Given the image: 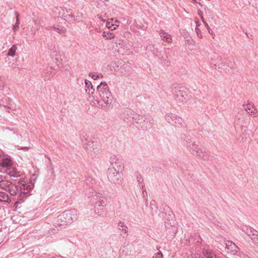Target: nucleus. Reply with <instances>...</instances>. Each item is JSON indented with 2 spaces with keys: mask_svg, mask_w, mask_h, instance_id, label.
<instances>
[{
  "mask_svg": "<svg viewBox=\"0 0 258 258\" xmlns=\"http://www.w3.org/2000/svg\"><path fill=\"white\" fill-rule=\"evenodd\" d=\"M17 49V47L16 45H13L8 50L7 55L8 56H14L15 55V52Z\"/></svg>",
  "mask_w": 258,
  "mask_h": 258,
  "instance_id": "nucleus-23",
  "label": "nucleus"
},
{
  "mask_svg": "<svg viewBox=\"0 0 258 258\" xmlns=\"http://www.w3.org/2000/svg\"><path fill=\"white\" fill-rule=\"evenodd\" d=\"M183 122L182 119L176 115V117H175L173 121V124H181Z\"/></svg>",
  "mask_w": 258,
  "mask_h": 258,
  "instance_id": "nucleus-27",
  "label": "nucleus"
},
{
  "mask_svg": "<svg viewBox=\"0 0 258 258\" xmlns=\"http://www.w3.org/2000/svg\"><path fill=\"white\" fill-rule=\"evenodd\" d=\"M143 198L147 201V192L145 189H144L142 191Z\"/></svg>",
  "mask_w": 258,
  "mask_h": 258,
  "instance_id": "nucleus-34",
  "label": "nucleus"
},
{
  "mask_svg": "<svg viewBox=\"0 0 258 258\" xmlns=\"http://www.w3.org/2000/svg\"><path fill=\"white\" fill-rule=\"evenodd\" d=\"M78 215V211L76 209L64 211L57 217L55 224L57 226H66L76 220Z\"/></svg>",
  "mask_w": 258,
  "mask_h": 258,
  "instance_id": "nucleus-2",
  "label": "nucleus"
},
{
  "mask_svg": "<svg viewBox=\"0 0 258 258\" xmlns=\"http://www.w3.org/2000/svg\"><path fill=\"white\" fill-rule=\"evenodd\" d=\"M198 15L201 17V15H202V12L201 10L198 11Z\"/></svg>",
  "mask_w": 258,
  "mask_h": 258,
  "instance_id": "nucleus-43",
  "label": "nucleus"
},
{
  "mask_svg": "<svg viewBox=\"0 0 258 258\" xmlns=\"http://www.w3.org/2000/svg\"><path fill=\"white\" fill-rule=\"evenodd\" d=\"M5 179V176H3L2 174H0V183H1Z\"/></svg>",
  "mask_w": 258,
  "mask_h": 258,
  "instance_id": "nucleus-38",
  "label": "nucleus"
},
{
  "mask_svg": "<svg viewBox=\"0 0 258 258\" xmlns=\"http://www.w3.org/2000/svg\"><path fill=\"white\" fill-rule=\"evenodd\" d=\"M241 230L246 233L254 243L258 244V232L256 230L245 225L241 227Z\"/></svg>",
  "mask_w": 258,
  "mask_h": 258,
  "instance_id": "nucleus-6",
  "label": "nucleus"
},
{
  "mask_svg": "<svg viewBox=\"0 0 258 258\" xmlns=\"http://www.w3.org/2000/svg\"><path fill=\"white\" fill-rule=\"evenodd\" d=\"M175 117H176V115L171 113H167L165 115V119L171 124H173Z\"/></svg>",
  "mask_w": 258,
  "mask_h": 258,
  "instance_id": "nucleus-20",
  "label": "nucleus"
},
{
  "mask_svg": "<svg viewBox=\"0 0 258 258\" xmlns=\"http://www.w3.org/2000/svg\"><path fill=\"white\" fill-rule=\"evenodd\" d=\"M97 18L99 20H100L101 21H102V22H105V20H104L101 16H99V15H97Z\"/></svg>",
  "mask_w": 258,
  "mask_h": 258,
  "instance_id": "nucleus-37",
  "label": "nucleus"
},
{
  "mask_svg": "<svg viewBox=\"0 0 258 258\" xmlns=\"http://www.w3.org/2000/svg\"><path fill=\"white\" fill-rule=\"evenodd\" d=\"M62 20V19H60V18H57V21H58V20Z\"/></svg>",
  "mask_w": 258,
  "mask_h": 258,
  "instance_id": "nucleus-47",
  "label": "nucleus"
},
{
  "mask_svg": "<svg viewBox=\"0 0 258 258\" xmlns=\"http://www.w3.org/2000/svg\"><path fill=\"white\" fill-rule=\"evenodd\" d=\"M186 143L187 148L193 155L200 157H205L207 155V154L200 148L199 145L196 144L195 142L188 139Z\"/></svg>",
  "mask_w": 258,
  "mask_h": 258,
  "instance_id": "nucleus-4",
  "label": "nucleus"
},
{
  "mask_svg": "<svg viewBox=\"0 0 258 258\" xmlns=\"http://www.w3.org/2000/svg\"><path fill=\"white\" fill-rule=\"evenodd\" d=\"M97 92L101 100L105 104H110L112 96L106 82H101L97 87Z\"/></svg>",
  "mask_w": 258,
  "mask_h": 258,
  "instance_id": "nucleus-3",
  "label": "nucleus"
},
{
  "mask_svg": "<svg viewBox=\"0 0 258 258\" xmlns=\"http://www.w3.org/2000/svg\"><path fill=\"white\" fill-rule=\"evenodd\" d=\"M138 181L140 184V187L141 188H143L145 186V184L143 182V179L142 176H138L137 177Z\"/></svg>",
  "mask_w": 258,
  "mask_h": 258,
  "instance_id": "nucleus-28",
  "label": "nucleus"
},
{
  "mask_svg": "<svg viewBox=\"0 0 258 258\" xmlns=\"http://www.w3.org/2000/svg\"><path fill=\"white\" fill-rule=\"evenodd\" d=\"M109 162L113 166L114 164L116 165L118 163L119 159L116 156L113 155L110 158Z\"/></svg>",
  "mask_w": 258,
  "mask_h": 258,
  "instance_id": "nucleus-25",
  "label": "nucleus"
},
{
  "mask_svg": "<svg viewBox=\"0 0 258 258\" xmlns=\"http://www.w3.org/2000/svg\"><path fill=\"white\" fill-rule=\"evenodd\" d=\"M132 71L133 69L131 64L130 63H126L123 65L121 73L123 76H128L132 74Z\"/></svg>",
  "mask_w": 258,
  "mask_h": 258,
  "instance_id": "nucleus-15",
  "label": "nucleus"
},
{
  "mask_svg": "<svg viewBox=\"0 0 258 258\" xmlns=\"http://www.w3.org/2000/svg\"><path fill=\"white\" fill-rule=\"evenodd\" d=\"M20 149L28 150L29 149V148L27 147H24L21 148Z\"/></svg>",
  "mask_w": 258,
  "mask_h": 258,
  "instance_id": "nucleus-42",
  "label": "nucleus"
},
{
  "mask_svg": "<svg viewBox=\"0 0 258 258\" xmlns=\"http://www.w3.org/2000/svg\"><path fill=\"white\" fill-rule=\"evenodd\" d=\"M120 47H123V49H129V48L127 47V46H126V44H125V42H122L121 43H119L118 44Z\"/></svg>",
  "mask_w": 258,
  "mask_h": 258,
  "instance_id": "nucleus-33",
  "label": "nucleus"
},
{
  "mask_svg": "<svg viewBox=\"0 0 258 258\" xmlns=\"http://www.w3.org/2000/svg\"><path fill=\"white\" fill-rule=\"evenodd\" d=\"M153 258H163V255L161 252L159 251L155 253Z\"/></svg>",
  "mask_w": 258,
  "mask_h": 258,
  "instance_id": "nucleus-32",
  "label": "nucleus"
},
{
  "mask_svg": "<svg viewBox=\"0 0 258 258\" xmlns=\"http://www.w3.org/2000/svg\"><path fill=\"white\" fill-rule=\"evenodd\" d=\"M203 254L205 256L207 257V258H216L215 255L211 251L208 249H204Z\"/></svg>",
  "mask_w": 258,
  "mask_h": 258,
  "instance_id": "nucleus-24",
  "label": "nucleus"
},
{
  "mask_svg": "<svg viewBox=\"0 0 258 258\" xmlns=\"http://www.w3.org/2000/svg\"><path fill=\"white\" fill-rule=\"evenodd\" d=\"M159 34L162 40L168 43L172 42V36L168 33L165 32L164 30L161 29L159 32Z\"/></svg>",
  "mask_w": 258,
  "mask_h": 258,
  "instance_id": "nucleus-13",
  "label": "nucleus"
},
{
  "mask_svg": "<svg viewBox=\"0 0 258 258\" xmlns=\"http://www.w3.org/2000/svg\"><path fill=\"white\" fill-rule=\"evenodd\" d=\"M9 196L5 192L0 191V202H9Z\"/></svg>",
  "mask_w": 258,
  "mask_h": 258,
  "instance_id": "nucleus-21",
  "label": "nucleus"
},
{
  "mask_svg": "<svg viewBox=\"0 0 258 258\" xmlns=\"http://www.w3.org/2000/svg\"><path fill=\"white\" fill-rule=\"evenodd\" d=\"M99 147V143L97 141H88L85 144V148L88 152H93L97 150Z\"/></svg>",
  "mask_w": 258,
  "mask_h": 258,
  "instance_id": "nucleus-11",
  "label": "nucleus"
},
{
  "mask_svg": "<svg viewBox=\"0 0 258 258\" xmlns=\"http://www.w3.org/2000/svg\"><path fill=\"white\" fill-rule=\"evenodd\" d=\"M195 30L198 37L200 38H203V36L201 30L199 28H196Z\"/></svg>",
  "mask_w": 258,
  "mask_h": 258,
  "instance_id": "nucleus-30",
  "label": "nucleus"
},
{
  "mask_svg": "<svg viewBox=\"0 0 258 258\" xmlns=\"http://www.w3.org/2000/svg\"><path fill=\"white\" fill-rule=\"evenodd\" d=\"M118 26V24H113V27H115V29H116V28Z\"/></svg>",
  "mask_w": 258,
  "mask_h": 258,
  "instance_id": "nucleus-44",
  "label": "nucleus"
},
{
  "mask_svg": "<svg viewBox=\"0 0 258 258\" xmlns=\"http://www.w3.org/2000/svg\"><path fill=\"white\" fill-rule=\"evenodd\" d=\"M12 160L6 158L0 160V172L7 173L12 170Z\"/></svg>",
  "mask_w": 258,
  "mask_h": 258,
  "instance_id": "nucleus-8",
  "label": "nucleus"
},
{
  "mask_svg": "<svg viewBox=\"0 0 258 258\" xmlns=\"http://www.w3.org/2000/svg\"><path fill=\"white\" fill-rule=\"evenodd\" d=\"M15 15L16 16V21L15 24L13 25V30L14 31H17L19 28L20 20L19 19V15L17 12H15Z\"/></svg>",
  "mask_w": 258,
  "mask_h": 258,
  "instance_id": "nucleus-19",
  "label": "nucleus"
},
{
  "mask_svg": "<svg viewBox=\"0 0 258 258\" xmlns=\"http://www.w3.org/2000/svg\"><path fill=\"white\" fill-rule=\"evenodd\" d=\"M104 197V193L97 192L94 191L92 192L91 197H89L90 201L91 202L97 201H104L102 198Z\"/></svg>",
  "mask_w": 258,
  "mask_h": 258,
  "instance_id": "nucleus-16",
  "label": "nucleus"
},
{
  "mask_svg": "<svg viewBox=\"0 0 258 258\" xmlns=\"http://www.w3.org/2000/svg\"><path fill=\"white\" fill-rule=\"evenodd\" d=\"M196 28H199V27L200 26V23L198 21H196Z\"/></svg>",
  "mask_w": 258,
  "mask_h": 258,
  "instance_id": "nucleus-40",
  "label": "nucleus"
},
{
  "mask_svg": "<svg viewBox=\"0 0 258 258\" xmlns=\"http://www.w3.org/2000/svg\"><path fill=\"white\" fill-rule=\"evenodd\" d=\"M173 95L175 100L178 103L186 101L188 97L187 89L183 87L175 88Z\"/></svg>",
  "mask_w": 258,
  "mask_h": 258,
  "instance_id": "nucleus-5",
  "label": "nucleus"
},
{
  "mask_svg": "<svg viewBox=\"0 0 258 258\" xmlns=\"http://www.w3.org/2000/svg\"><path fill=\"white\" fill-rule=\"evenodd\" d=\"M118 229L122 232L123 234H126L127 232V227L124 225V223L120 221L118 223Z\"/></svg>",
  "mask_w": 258,
  "mask_h": 258,
  "instance_id": "nucleus-18",
  "label": "nucleus"
},
{
  "mask_svg": "<svg viewBox=\"0 0 258 258\" xmlns=\"http://www.w3.org/2000/svg\"><path fill=\"white\" fill-rule=\"evenodd\" d=\"M55 258H63V257L60 256H56Z\"/></svg>",
  "mask_w": 258,
  "mask_h": 258,
  "instance_id": "nucleus-46",
  "label": "nucleus"
},
{
  "mask_svg": "<svg viewBox=\"0 0 258 258\" xmlns=\"http://www.w3.org/2000/svg\"><path fill=\"white\" fill-rule=\"evenodd\" d=\"M106 26L111 30H114L115 29V27H113V24L110 22H107L106 23Z\"/></svg>",
  "mask_w": 258,
  "mask_h": 258,
  "instance_id": "nucleus-31",
  "label": "nucleus"
},
{
  "mask_svg": "<svg viewBox=\"0 0 258 258\" xmlns=\"http://www.w3.org/2000/svg\"><path fill=\"white\" fill-rule=\"evenodd\" d=\"M85 90L89 94H92L95 91L91 82L86 80H85Z\"/></svg>",
  "mask_w": 258,
  "mask_h": 258,
  "instance_id": "nucleus-17",
  "label": "nucleus"
},
{
  "mask_svg": "<svg viewBox=\"0 0 258 258\" xmlns=\"http://www.w3.org/2000/svg\"><path fill=\"white\" fill-rule=\"evenodd\" d=\"M11 176H13L15 177H17L20 176V174L19 172L12 171L11 170L8 173Z\"/></svg>",
  "mask_w": 258,
  "mask_h": 258,
  "instance_id": "nucleus-29",
  "label": "nucleus"
},
{
  "mask_svg": "<svg viewBox=\"0 0 258 258\" xmlns=\"http://www.w3.org/2000/svg\"><path fill=\"white\" fill-rule=\"evenodd\" d=\"M204 25H205L206 28H207L208 32L210 34L212 31H211L209 26L208 25V23H205Z\"/></svg>",
  "mask_w": 258,
  "mask_h": 258,
  "instance_id": "nucleus-35",
  "label": "nucleus"
},
{
  "mask_svg": "<svg viewBox=\"0 0 258 258\" xmlns=\"http://www.w3.org/2000/svg\"><path fill=\"white\" fill-rule=\"evenodd\" d=\"M94 105L96 106H97V107H100V106H102V105L100 104L98 101L97 102V104L94 103Z\"/></svg>",
  "mask_w": 258,
  "mask_h": 258,
  "instance_id": "nucleus-39",
  "label": "nucleus"
},
{
  "mask_svg": "<svg viewBox=\"0 0 258 258\" xmlns=\"http://www.w3.org/2000/svg\"><path fill=\"white\" fill-rule=\"evenodd\" d=\"M225 244L226 248L227 250L230 251V252L233 254H235L238 252L239 248L233 242L231 241H227Z\"/></svg>",
  "mask_w": 258,
  "mask_h": 258,
  "instance_id": "nucleus-14",
  "label": "nucleus"
},
{
  "mask_svg": "<svg viewBox=\"0 0 258 258\" xmlns=\"http://www.w3.org/2000/svg\"><path fill=\"white\" fill-rule=\"evenodd\" d=\"M104 201H97L94 204V211L95 213L99 216L103 215L104 213Z\"/></svg>",
  "mask_w": 258,
  "mask_h": 258,
  "instance_id": "nucleus-10",
  "label": "nucleus"
},
{
  "mask_svg": "<svg viewBox=\"0 0 258 258\" xmlns=\"http://www.w3.org/2000/svg\"><path fill=\"white\" fill-rule=\"evenodd\" d=\"M117 168L118 170H117L115 166H113L112 168H109L108 169V175L111 178H113L112 179L113 182L116 181H118L119 179L121 178L122 174L121 173V171L122 169V167L119 165V166L117 165Z\"/></svg>",
  "mask_w": 258,
  "mask_h": 258,
  "instance_id": "nucleus-7",
  "label": "nucleus"
},
{
  "mask_svg": "<svg viewBox=\"0 0 258 258\" xmlns=\"http://www.w3.org/2000/svg\"><path fill=\"white\" fill-rule=\"evenodd\" d=\"M243 107L245 111L250 114L251 116L253 117L256 116L257 110L253 104L248 103L246 105H243Z\"/></svg>",
  "mask_w": 258,
  "mask_h": 258,
  "instance_id": "nucleus-12",
  "label": "nucleus"
},
{
  "mask_svg": "<svg viewBox=\"0 0 258 258\" xmlns=\"http://www.w3.org/2000/svg\"><path fill=\"white\" fill-rule=\"evenodd\" d=\"M201 257L199 253H195L192 255V258H201Z\"/></svg>",
  "mask_w": 258,
  "mask_h": 258,
  "instance_id": "nucleus-36",
  "label": "nucleus"
},
{
  "mask_svg": "<svg viewBox=\"0 0 258 258\" xmlns=\"http://www.w3.org/2000/svg\"><path fill=\"white\" fill-rule=\"evenodd\" d=\"M48 30H53L61 36H64L67 33L66 28L59 24H55L46 28Z\"/></svg>",
  "mask_w": 258,
  "mask_h": 258,
  "instance_id": "nucleus-9",
  "label": "nucleus"
},
{
  "mask_svg": "<svg viewBox=\"0 0 258 258\" xmlns=\"http://www.w3.org/2000/svg\"><path fill=\"white\" fill-rule=\"evenodd\" d=\"M102 36L109 40L112 39L115 37V35L113 33L106 31H104L102 34Z\"/></svg>",
  "mask_w": 258,
  "mask_h": 258,
  "instance_id": "nucleus-22",
  "label": "nucleus"
},
{
  "mask_svg": "<svg viewBox=\"0 0 258 258\" xmlns=\"http://www.w3.org/2000/svg\"><path fill=\"white\" fill-rule=\"evenodd\" d=\"M155 201H152L150 202V205H153L154 204H155Z\"/></svg>",
  "mask_w": 258,
  "mask_h": 258,
  "instance_id": "nucleus-45",
  "label": "nucleus"
},
{
  "mask_svg": "<svg viewBox=\"0 0 258 258\" xmlns=\"http://www.w3.org/2000/svg\"><path fill=\"white\" fill-rule=\"evenodd\" d=\"M33 187V183H28L24 180L19 181L18 186L13 184L6 179L0 183V188L9 191L12 196L18 195L19 200H21L26 197V195L31 192Z\"/></svg>",
  "mask_w": 258,
  "mask_h": 258,
  "instance_id": "nucleus-1",
  "label": "nucleus"
},
{
  "mask_svg": "<svg viewBox=\"0 0 258 258\" xmlns=\"http://www.w3.org/2000/svg\"><path fill=\"white\" fill-rule=\"evenodd\" d=\"M89 76L94 80H97L98 79L103 78V75L100 73H90L89 74Z\"/></svg>",
  "mask_w": 258,
  "mask_h": 258,
  "instance_id": "nucleus-26",
  "label": "nucleus"
},
{
  "mask_svg": "<svg viewBox=\"0 0 258 258\" xmlns=\"http://www.w3.org/2000/svg\"><path fill=\"white\" fill-rule=\"evenodd\" d=\"M201 20H202V21H203V23H204V24H205V23H207V22L205 21V20H204V17H203V16L202 15H201Z\"/></svg>",
  "mask_w": 258,
  "mask_h": 258,
  "instance_id": "nucleus-41",
  "label": "nucleus"
}]
</instances>
